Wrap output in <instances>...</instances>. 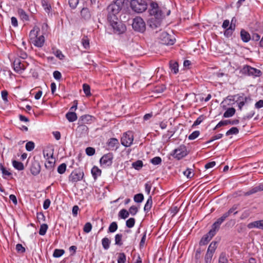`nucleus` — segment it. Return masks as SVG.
<instances>
[{"label": "nucleus", "instance_id": "f704fd0d", "mask_svg": "<svg viewBox=\"0 0 263 263\" xmlns=\"http://www.w3.org/2000/svg\"><path fill=\"white\" fill-rule=\"evenodd\" d=\"M222 221L218 218L213 224L212 230H214L216 233V231L219 229L220 226L222 223Z\"/></svg>", "mask_w": 263, "mask_h": 263}, {"label": "nucleus", "instance_id": "9b49d317", "mask_svg": "<svg viewBox=\"0 0 263 263\" xmlns=\"http://www.w3.org/2000/svg\"><path fill=\"white\" fill-rule=\"evenodd\" d=\"M113 156L110 153L104 155L100 159V162L103 167H106L111 165Z\"/></svg>", "mask_w": 263, "mask_h": 263}, {"label": "nucleus", "instance_id": "4be33fe9", "mask_svg": "<svg viewBox=\"0 0 263 263\" xmlns=\"http://www.w3.org/2000/svg\"><path fill=\"white\" fill-rule=\"evenodd\" d=\"M235 25H230L224 32V35L227 37H230L233 33V31L235 30Z\"/></svg>", "mask_w": 263, "mask_h": 263}, {"label": "nucleus", "instance_id": "4468645a", "mask_svg": "<svg viewBox=\"0 0 263 263\" xmlns=\"http://www.w3.org/2000/svg\"><path fill=\"white\" fill-rule=\"evenodd\" d=\"M31 173L34 175L36 176L38 175L41 171V166L40 163L37 161L33 162L30 166V168Z\"/></svg>", "mask_w": 263, "mask_h": 263}, {"label": "nucleus", "instance_id": "473e14b6", "mask_svg": "<svg viewBox=\"0 0 263 263\" xmlns=\"http://www.w3.org/2000/svg\"><path fill=\"white\" fill-rule=\"evenodd\" d=\"M129 215V212L125 209H122L119 213V216L124 219L127 218Z\"/></svg>", "mask_w": 263, "mask_h": 263}, {"label": "nucleus", "instance_id": "4c0bfd02", "mask_svg": "<svg viewBox=\"0 0 263 263\" xmlns=\"http://www.w3.org/2000/svg\"><path fill=\"white\" fill-rule=\"evenodd\" d=\"M239 130L236 127H233L228 130L226 133L227 136H230L232 135H236L238 133Z\"/></svg>", "mask_w": 263, "mask_h": 263}, {"label": "nucleus", "instance_id": "5701e85b", "mask_svg": "<svg viewBox=\"0 0 263 263\" xmlns=\"http://www.w3.org/2000/svg\"><path fill=\"white\" fill-rule=\"evenodd\" d=\"M91 174L95 179H96L98 176L101 174V171L96 166H94L91 169Z\"/></svg>", "mask_w": 263, "mask_h": 263}, {"label": "nucleus", "instance_id": "bb28decb", "mask_svg": "<svg viewBox=\"0 0 263 263\" xmlns=\"http://www.w3.org/2000/svg\"><path fill=\"white\" fill-rule=\"evenodd\" d=\"M81 14L85 19H88L90 17V13L88 8H83L81 11Z\"/></svg>", "mask_w": 263, "mask_h": 263}, {"label": "nucleus", "instance_id": "0eeeda50", "mask_svg": "<svg viewBox=\"0 0 263 263\" xmlns=\"http://www.w3.org/2000/svg\"><path fill=\"white\" fill-rule=\"evenodd\" d=\"M134 140V135L132 132L128 131L123 134L121 139V144L126 146H130Z\"/></svg>", "mask_w": 263, "mask_h": 263}, {"label": "nucleus", "instance_id": "49530a36", "mask_svg": "<svg viewBox=\"0 0 263 263\" xmlns=\"http://www.w3.org/2000/svg\"><path fill=\"white\" fill-rule=\"evenodd\" d=\"M83 89L85 94L86 96H88L91 95L90 86L88 84H84L83 85Z\"/></svg>", "mask_w": 263, "mask_h": 263}, {"label": "nucleus", "instance_id": "6ab92c4d", "mask_svg": "<svg viewBox=\"0 0 263 263\" xmlns=\"http://www.w3.org/2000/svg\"><path fill=\"white\" fill-rule=\"evenodd\" d=\"M66 117L67 119L70 122L75 121L77 119V116L73 111H70L66 114Z\"/></svg>", "mask_w": 263, "mask_h": 263}, {"label": "nucleus", "instance_id": "8fccbe9b", "mask_svg": "<svg viewBox=\"0 0 263 263\" xmlns=\"http://www.w3.org/2000/svg\"><path fill=\"white\" fill-rule=\"evenodd\" d=\"M218 263H229L228 260L223 253H221L219 257Z\"/></svg>", "mask_w": 263, "mask_h": 263}, {"label": "nucleus", "instance_id": "09e8293b", "mask_svg": "<svg viewBox=\"0 0 263 263\" xmlns=\"http://www.w3.org/2000/svg\"><path fill=\"white\" fill-rule=\"evenodd\" d=\"M82 44L84 47V48L86 49L89 48V40L86 37H84L82 39Z\"/></svg>", "mask_w": 263, "mask_h": 263}, {"label": "nucleus", "instance_id": "c03bdc74", "mask_svg": "<svg viewBox=\"0 0 263 263\" xmlns=\"http://www.w3.org/2000/svg\"><path fill=\"white\" fill-rule=\"evenodd\" d=\"M126 261V256L124 253H120L119 254L118 258V263H125Z\"/></svg>", "mask_w": 263, "mask_h": 263}, {"label": "nucleus", "instance_id": "c756f323", "mask_svg": "<svg viewBox=\"0 0 263 263\" xmlns=\"http://www.w3.org/2000/svg\"><path fill=\"white\" fill-rule=\"evenodd\" d=\"M122 235L121 234H117L115 236V245L121 246L123 245Z\"/></svg>", "mask_w": 263, "mask_h": 263}, {"label": "nucleus", "instance_id": "6e6d98bb", "mask_svg": "<svg viewBox=\"0 0 263 263\" xmlns=\"http://www.w3.org/2000/svg\"><path fill=\"white\" fill-rule=\"evenodd\" d=\"M200 134L199 131L196 130L193 132L189 136V139L190 140H194L197 138Z\"/></svg>", "mask_w": 263, "mask_h": 263}, {"label": "nucleus", "instance_id": "2eb2a0df", "mask_svg": "<svg viewBox=\"0 0 263 263\" xmlns=\"http://www.w3.org/2000/svg\"><path fill=\"white\" fill-rule=\"evenodd\" d=\"M239 122V120L237 119L233 120H223L220 121L215 127L214 129H216L220 127L221 126H226L229 124L231 125H236L238 124Z\"/></svg>", "mask_w": 263, "mask_h": 263}, {"label": "nucleus", "instance_id": "e433bc0d", "mask_svg": "<svg viewBox=\"0 0 263 263\" xmlns=\"http://www.w3.org/2000/svg\"><path fill=\"white\" fill-rule=\"evenodd\" d=\"M0 170L3 174V175L5 177H9L12 175V174L5 167H4V166L2 164H0Z\"/></svg>", "mask_w": 263, "mask_h": 263}, {"label": "nucleus", "instance_id": "864d4df0", "mask_svg": "<svg viewBox=\"0 0 263 263\" xmlns=\"http://www.w3.org/2000/svg\"><path fill=\"white\" fill-rule=\"evenodd\" d=\"M183 174L188 178H191L194 176V174L191 168L186 169V170L183 172Z\"/></svg>", "mask_w": 263, "mask_h": 263}, {"label": "nucleus", "instance_id": "7ed1b4c3", "mask_svg": "<svg viewBox=\"0 0 263 263\" xmlns=\"http://www.w3.org/2000/svg\"><path fill=\"white\" fill-rule=\"evenodd\" d=\"M130 6L134 11L141 13L147 9V3L145 0H132L130 2Z\"/></svg>", "mask_w": 263, "mask_h": 263}, {"label": "nucleus", "instance_id": "c9c22d12", "mask_svg": "<svg viewBox=\"0 0 263 263\" xmlns=\"http://www.w3.org/2000/svg\"><path fill=\"white\" fill-rule=\"evenodd\" d=\"M48 228V225L47 224H42L41 225L40 231H39V234L41 235H45L47 230Z\"/></svg>", "mask_w": 263, "mask_h": 263}, {"label": "nucleus", "instance_id": "f8f14e48", "mask_svg": "<svg viewBox=\"0 0 263 263\" xmlns=\"http://www.w3.org/2000/svg\"><path fill=\"white\" fill-rule=\"evenodd\" d=\"M160 39L161 43L163 44L173 45L175 43V40L174 39H170V35L165 32L161 33L160 36Z\"/></svg>", "mask_w": 263, "mask_h": 263}, {"label": "nucleus", "instance_id": "f3484780", "mask_svg": "<svg viewBox=\"0 0 263 263\" xmlns=\"http://www.w3.org/2000/svg\"><path fill=\"white\" fill-rule=\"evenodd\" d=\"M162 17L156 18L155 17H152L149 20V26L152 28H156L160 26L161 20Z\"/></svg>", "mask_w": 263, "mask_h": 263}, {"label": "nucleus", "instance_id": "c85d7f7f", "mask_svg": "<svg viewBox=\"0 0 263 263\" xmlns=\"http://www.w3.org/2000/svg\"><path fill=\"white\" fill-rule=\"evenodd\" d=\"M110 243V241L109 239V238H108L107 237H105L102 239V245L103 248L105 250H108L109 249Z\"/></svg>", "mask_w": 263, "mask_h": 263}, {"label": "nucleus", "instance_id": "72a5a7b5", "mask_svg": "<svg viewBox=\"0 0 263 263\" xmlns=\"http://www.w3.org/2000/svg\"><path fill=\"white\" fill-rule=\"evenodd\" d=\"M118 144V140L116 138L110 139L108 142V145L110 148H114Z\"/></svg>", "mask_w": 263, "mask_h": 263}, {"label": "nucleus", "instance_id": "79ce46f5", "mask_svg": "<svg viewBox=\"0 0 263 263\" xmlns=\"http://www.w3.org/2000/svg\"><path fill=\"white\" fill-rule=\"evenodd\" d=\"M134 199L135 202L140 203L143 200L144 196L142 194H137L135 195Z\"/></svg>", "mask_w": 263, "mask_h": 263}, {"label": "nucleus", "instance_id": "dca6fc26", "mask_svg": "<svg viewBox=\"0 0 263 263\" xmlns=\"http://www.w3.org/2000/svg\"><path fill=\"white\" fill-rule=\"evenodd\" d=\"M249 229L257 228L263 230V220H257L248 224Z\"/></svg>", "mask_w": 263, "mask_h": 263}, {"label": "nucleus", "instance_id": "052dcab7", "mask_svg": "<svg viewBox=\"0 0 263 263\" xmlns=\"http://www.w3.org/2000/svg\"><path fill=\"white\" fill-rule=\"evenodd\" d=\"M205 119L203 115L200 116L194 122L193 125H198L200 124Z\"/></svg>", "mask_w": 263, "mask_h": 263}, {"label": "nucleus", "instance_id": "7c9ffc66", "mask_svg": "<svg viewBox=\"0 0 263 263\" xmlns=\"http://www.w3.org/2000/svg\"><path fill=\"white\" fill-rule=\"evenodd\" d=\"M18 13L21 17V19L24 21H28L29 20V16L22 9H20L18 10Z\"/></svg>", "mask_w": 263, "mask_h": 263}, {"label": "nucleus", "instance_id": "ea45409f", "mask_svg": "<svg viewBox=\"0 0 263 263\" xmlns=\"http://www.w3.org/2000/svg\"><path fill=\"white\" fill-rule=\"evenodd\" d=\"M64 252H65V251L64 250L55 249L54 251L53 256L54 257L58 258V257H60L61 256H62L63 255V254L64 253Z\"/></svg>", "mask_w": 263, "mask_h": 263}, {"label": "nucleus", "instance_id": "2f4dec72", "mask_svg": "<svg viewBox=\"0 0 263 263\" xmlns=\"http://www.w3.org/2000/svg\"><path fill=\"white\" fill-rule=\"evenodd\" d=\"M42 5L44 8V10L47 12H49L51 9V6L49 2L46 0H42Z\"/></svg>", "mask_w": 263, "mask_h": 263}, {"label": "nucleus", "instance_id": "680f3d73", "mask_svg": "<svg viewBox=\"0 0 263 263\" xmlns=\"http://www.w3.org/2000/svg\"><path fill=\"white\" fill-rule=\"evenodd\" d=\"M128 212L132 215H135L138 212V208L135 206H132L129 208Z\"/></svg>", "mask_w": 263, "mask_h": 263}, {"label": "nucleus", "instance_id": "1a4fd4ad", "mask_svg": "<svg viewBox=\"0 0 263 263\" xmlns=\"http://www.w3.org/2000/svg\"><path fill=\"white\" fill-rule=\"evenodd\" d=\"M187 154V152L186 146L184 145H181L174 151L173 156L174 158L180 160L186 156Z\"/></svg>", "mask_w": 263, "mask_h": 263}, {"label": "nucleus", "instance_id": "20e7f679", "mask_svg": "<svg viewBox=\"0 0 263 263\" xmlns=\"http://www.w3.org/2000/svg\"><path fill=\"white\" fill-rule=\"evenodd\" d=\"M84 174L83 171L80 170L73 171L68 177V180L72 183H76L83 179Z\"/></svg>", "mask_w": 263, "mask_h": 263}, {"label": "nucleus", "instance_id": "e2e57ef3", "mask_svg": "<svg viewBox=\"0 0 263 263\" xmlns=\"http://www.w3.org/2000/svg\"><path fill=\"white\" fill-rule=\"evenodd\" d=\"M152 188V183L151 182H147L145 184V191L147 194L150 193V191Z\"/></svg>", "mask_w": 263, "mask_h": 263}, {"label": "nucleus", "instance_id": "ddd939ff", "mask_svg": "<svg viewBox=\"0 0 263 263\" xmlns=\"http://www.w3.org/2000/svg\"><path fill=\"white\" fill-rule=\"evenodd\" d=\"M215 234L214 230H211L208 234L202 237L199 242L200 245L207 244Z\"/></svg>", "mask_w": 263, "mask_h": 263}, {"label": "nucleus", "instance_id": "6e6552de", "mask_svg": "<svg viewBox=\"0 0 263 263\" xmlns=\"http://www.w3.org/2000/svg\"><path fill=\"white\" fill-rule=\"evenodd\" d=\"M28 64L20 59H16L13 62L14 70L17 73H21L26 68Z\"/></svg>", "mask_w": 263, "mask_h": 263}, {"label": "nucleus", "instance_id": "bf43d9fd", "mask_svg": "<svg viewBox=\"0 0 263 263\" xmlns=\"http://www.w3.org/2000/svg\"><path fill=\"white\" fill-rule=\"evenodd\" d=\"M85 151H86V154L88 156H92L95 153V148L91 147H88L86 148Z\"/></svg>", "mask_w": 263, "mask_h": 263}, {"label": "nucleus", "instance_id": "338daca9", "mask_svg": "<svg viewBox=\"0 0 263 263\" xmlns=\"http://www.w3.org/2000/svg\"><path fill=\"white\" fill-rule=\"evenodd\" d=\"M1 95H2V98L3 99V100L5 102H8V99H7L8 92L6 90H3L1 92Z\"/></svg>", "mask_w": 263, "mask_h": 263}, {"label": "nucleus", "instance_id": "f03ea898", "mask_svg": "<svg viewBox=\"0 0 263 263\" xmlns=\"http://www.w3.org/2000/svg\"><path fill=\"white\" fill-rule=\"evenodd\" d=\"M40 31L39 27L35 26L30 32V38L32 40L33 44L37 47H41L43 46L45 42V39L43 35L38 36V33Z\"/></svg>", "mask_w": 263, "mask_h": 263}, {"label": "nucleus", "instance_id": "5fc2aeb1", "mask_svg": "<svg viewBox=\"0 0 263 263\" xmlns=\"http://www.w3.org/2000/svg\"><path fill=\"white\" fill-rule=\"evenodd\" d=\"M213 255L211 254L210 253H206V254L204 257V262L205 263H211Z\"/></svg>", "mask_w": 263, "mask_h": 263}, {"label": "nucleus", "instance_id": "393cba45", "mask_svg": "<svg viewBox=\"0 0 263 263\" xmlns=\"http://www.w3.org/2000/svg\"><path fill=\"white\" fill-rule=\"evenodd\" d=\"M77 130L81 134H86L88 133V128L84 124H81L78 126Z\"/></svg>", "mask_w": 263, "mask_h": 263}, {"label": "nucleus", "instance_id": "603ef678", "mask_svg": "<svg viewBox=\"0 0 263 263\" xmlns=\"http://www.w3.org/2000/svg\"><path fill=\"white\" fill-rule=\"evenodd\" d=\"M34 143L32 141L28 142L26 144V149L27 151H31L34 148Z\"/></svg>", "mask_w": 263, "mask_h": 263}, {"label": "nucleus", "instance_id": "a211bd4d", "mask_svg": "<svg viewBox=\"0 0 263 263\" xmlns=\"http://www.w3.org/2000/svg\"><path fill=\"white\" fill-rule=\"evenodd\" d=\"M240 36L241 40L244 42H248L251 40V36L250 34L245 30H242L241 31Z\"/></svg>", "mask_w": 263, "mask_h": 263}, {"label": "nucleus", "instance_id": "9d476101", "mask_svg": "<svg viewBox=\"0 0 263 263\" xmlns=\"http://www.w3.org/2000/svg\"><path fill=\"white\" fill-rule=\"evenodd\" d=\"M149 11L150 15L153 16L156 18H159L162 16V13L161 11L159 10L157 3H152L151 4Z\"/></svg>", "mask_w": 263, "mask_h": 263}, {"label": "nucleus", "instance_id": "de8ad7c7", "mask_svg": "<svg viewBox=\"0 0 263 263\" xmlns=\"http://www.w3.org/2000/svg\"><path fill=\"white\" fill-rule=\"evenodd\" d=\"M162 160L160 157H155L151 160V162L154 165H158L161 163Z\"/></svg>", "mask_w": 263, "mask_h": 263}, {"label": "nucleus", "instance_id": "39448f33", "mask_svg": "<svg viewBox=\"0 0 263 263\" xmlns=\"http://www.w3.org/2000/svg\"><path fill=\"white\" fill-rule=\"evenodd\" d=\"M132 26L135 31L140 32H143L146 28L144 21L140 17H137L133 20Z\"/></svg>", "mask_w": 263, "mask_h": 263}, {"label": "nucleus", "instance_id": "412c9836", "mask_svg": "<svg viewBox=\"0 0 263 263\" xmlns=\"http://www.w3.org/2000/svg\"><path fill=\"white\" fill-rule=\"evenodd\" d=\"M216 248H217V242L215 241L212 242L208 247L206 253H209L213 255Z\"/></svg>", "mask_w": 263, "mask_h": 263}, {"label": "nucleus", "instance_id": "69168bd1", "mask_svg": "<svg viewBox=\"0 0 263 263\" xmlns=\"http://www.w3.org/2000/svg\"><path fill=\"white\" fill-rule=\"evenodd\" d=\"M92 117L89 115H85L81 117L82 120L84 123H87L91 120Z\"/></svg>", "mask_w": 263, "mask_h": 263}, {"label": "nucleus", "instance_id": "0e129e2a", "mask_svg": "<svg viewBox=\"0 0 263 263\" xmlns=\"http://www.w3.org/2000/svg\"><path fill=\"white\" fill-rule=\"evenodd\" d=\"M16 250L18 252L23 253L25 251V249L21 244H17L16 246Z\"/></svg>", "mask_w": 263, "mask_h": 263}, {"label": "nucleus", "instance_id": "423d86ee", "mask_svg": "<svg viewBox=\"0 0 263 263\" xmlns=\"http://www.w3.org/2000/svg\"><path fill=\"white\" fill-rule=\"evenodd\" d=\"M240 71L242 74L254 77H259L261 73L260 70L248 65L243 66Z\"/></svg>", "mask_w": 263, "mask_h": 263}, {"label": "nucleus", "instance_id": "b1692460", "mask_svg": "<svg viewBox=\"0 0 263 263\" xmlns=\"http://www.w3.org/2000/svg\"><path fill=\"white\" fill-rule=\"evenodd\" d=\"M13 166L18 171H22L24 169V164L21 162H19L16 160L12 161Z\"/></svg>", "mask_w": 263, "mask_h": 263}, {"label": "nucleus", "instance_id": "a878e982", "mask_svg": "<svg viewBox=\"0 0 263 263\" xmlns=\"http://www.w3.org/2000/svg\"><path fill=\"white\" fill-rule=\"evenodd\" d=\"M235 113V108L231 107L228 108L224 113L223 117L229 118L232 117Z\"/></svg>", "mask_w": 263, "mask_h": 263}, {"label": "nucleus", "instance_id": "58836bf2", "mask_svg": "<svg viewBox=\"0 0 263 263\" xmlns=\"http://www.w3.org/2000/svg\"><path fill=\"white\" fill-rule=\"evenodd\" d=\"M132 166L136 170H139L143 166V162L141 160H137L132 163Z\"/></svg>", "mask_w": 263, "mask_h": 263}, {"label": "nucleus", "instance_id": "4d7b16f0", "mask_svg": "<svg viewBox=\"0 0 263 263\" xmlns=\"http://www.w3.org/2000/svg\"><path fill=\"white\" fill-rule=\"evenodd\" d=\"M92 229V226L90 223L87 222L86 223L83 228V230L85 233H89L91 231Z\"/></svg>", "mask_w": 263, "mask_h": 263}, {"label": "nucleus", "instance_id": "f257e3e1", "mask_svg": "<svg viewBox=\"0 0 263 263\" xmlns=\"http://www.w3.org/2000/svg\"><path fill=\"white\" fill-rule=\"evenodd\" d=\"M124 2V0H116L107 7L108 20L110 22L114 32L118 33L123 32L126 29L125 25L117 22L118 20L117 15L122 8Z\"/></svg>", "mask_w": 263, "mask_h": 263}, {"label": "nucleus", "instance_id": "cd10ccee", "mask_svg": "<svg viewBox=\"0 0 263 263\" xmlns=\"http://www.w3.org/2000/svg\"><path fill=\"white\" fill-rule=\"evenodd\" d=\"M152 197L149 196L144 205V210L145 212H148L152 208Z\"/></svg>", "mask_w": 263, "mask_h": 263}, {"label": "nucleus", "instance_id": "aec40b11", "mask_svg": "<svg viewBox=\"0 0 263 263\" xmlns=\"http://www.w3.org/2000/svg\"><path fill=\"white\" fill-rule=\"evenodd\" d=\"M170 67L171 71L175 74L178 72V63L175 61H171L170 62Z\"/></svg>", "mask_w": 263, "mask_h": 263}, {"label": "nucleus", "instance_id": "37998d69", "mask_svg": "<svg viewBox=\"0 0 263 263\" xmlns=\"http://www.w3.org/2000/svg\"><path fill=\"white\" fill-rule=\"evenodd\" d=\"M66 167L67 166L65 163H62L58 167V172L60 174L64 173L66 171Z\"/></svg>", "mask_w": 263, "mask_h": 263}, {"label": "nucleus", "instance_id": "774afa93", "mask_svg": "<svg viewBox=\"0 0 263 263\" xmlns=\"http://www.w3.org/2000/svg\"><path fill=\"white\" fill-rule=\"evenodd\" d=\"M50 200L49 199H46L43 203V208L45 210H47V209H48V208L50 206Z\"/></svg>", "mask_w": 263, "mask_h": 263}, {"label": "nucleus", "instance_id": "3c124183", "mask_svg": "<svg viewBox=\"0 0 263 263\" xmlns=\"http://www.w3.org/2000/svg\"><path fill=\"white\" fill-rule=\"evenodd\" d=\"M237 209V206L236 205H234L231 209H230L229 210L228 212H227L226 213L228 214V215L229 216L232 214L235 215L238 213V212L237 211H236Z\"/></svg>", "mask_w": 263, "mask_h": 263}, {"label": "nucleus", "instance_id": "a19ab883", "mask_svg": "<svg viewBox=\"0 0 263 263\" xmlns=\"http://www.w3.org/2000/svg\"><path fill=\"white\" fill-rule=\"evenodd\" d=\"M118 229V225L116 222H112L109 225L108 228V231L110 233L115 232Z\"/></svg>", "mask_w": 263, "mask_h": 263}, {"label": "nucleus", "instance_id": "13d9d810", "mask_svg": "<svg viewBox=\"0 0 263 263\" xmlns=\"http://www.w3.org/2000/svg\"><path fill=\"white\" fill-rule=\"evenodd\" d=\"M223 136V134H218L216 135H215L214 136H213L212 137V138L207 142V143H210L213 141H214V140H217V139H219L220 138H221Z\"/></svg>", "mask_w": 263, "mask_h": 263}, {"label": "nucleus", "instance_id": "a18cd8bd", "mask_svg": "<svg viewBox=\"0 0 263 263\" xmlns=\"http://www.w3.org/2000/svg\"><path fill=\"white\" fill-rule=\"evenodd\" d=\"M135 223V219L134 218H130L126 221V226L129 228H133Z\"/></svg>", "mask_w": 263, "mask_h": 263}]
</instances>
